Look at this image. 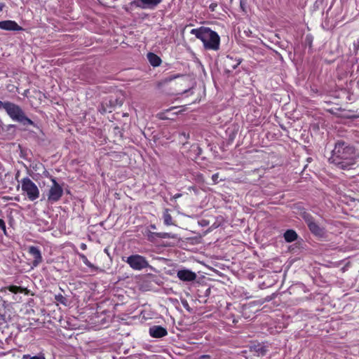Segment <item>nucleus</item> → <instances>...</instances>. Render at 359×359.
Instances as JSON below:
<instances>
[{
    "label": "nucleus",
    "mask_w": 359,
    "mask_h": 359,
    "mask_svg": "<svg viewBox=\"0 0 359 359\" xmlns=\"http://www.w3.org/2000/svg\"><path fill=\"white\" fill-rule=\"evenodd\" d=\"M359 154L355 148L344 140H337L330 158L331 162L341 170H349L356 163Z\"/></svg>",
    "instance_id": "1"
},
{
    "label": "nucleus",
    "mask_w": 359,
    "mask_h": 359,
    "mask_svg": "<svg viewBox=\"0 0 359 359\" xmlns=\"http://www.w3.org/2000/svg\"><path fill=\"white\" fill-rule=\"evenodd\" d=\"M190 33L200 39L205 49L217 50L219 48L220 37L218 34L209 27H200L192 29Z\"/></svg>",
    "instance_id": "2"
},
{
    "label": "nucleus",
    "mask_w": 359,
    "mask_h": 359,
    "mask_svg": "<svg viewBox=\"0 0 359 359\" xmlns=\"http://www.w3.org/2000/svg\"><path fill=\"white\" fill-rule=\"evenodd\" d=\"M6 111L15 121H18L24 126H35L34 123L26 116L20 107L13 102L7 104Z\"/></svg>",
    "instance_id": "3"
},
{
    "label": "nucleus",
    "mask_w": 359,
    "mask_h": 359,
    "mask_svg": "<svg viewBox=\"0 0 359 359\" xmlns=\"http://www.w3.org/2000/svg\"><path fill=\"white\" fill-rule=\"evenodd\" d=\"M299 215L306 223L309 229L313 235L319 238H323L325 236V229L319 226L310 213L303 209L300 211Z\"/></svg>",
    "instance_id": "4"
},
{
    "label": "nucleus",
    "mask_w": 359,
    "mask_h": 359,
    "mask_svg": "<svg viewBox=\"0 0 359 359\" xmlns=\"http://www.w3.org/2000/svg\"><path fill=\"white\" fill-rule=\"evenodd\" d=\"M21 187L22 191L29 201H34L39 197V190L37 186L29 177L22 179Z\"/></svg>",
    "instance_id": "5"
},
{
    "label": "nucleus",
    "mask_w": 359,
    "mask_h": 359,
    "mask_svg": "<svg viewBox=\"0 0 359 359\" xmlns=\"http://www.w3.org/2000/svg\"><path fill=\"white\" fill-rule=\"evenodd\" d=\"M126 262L134 270L140 271L145 268H151L146 258L140 255H133L127 258Z\"/></svg>",
    "instance_id": "6"
},
{
    "label": "nucleus",
    "mask_w": 359,
    "mask_h": 359,
    "mask_svg": "<svg viewBox=\"0 0 359 359\" xmlns=\"http://www.w3.org/2000/svg\"><path fill=\"white\" fill-rule=\"evenodd\" d=\"M52 186L50 187L48 193V202L53 203L60 200L63 195V189L57 183L55 178L51 177Z\"/></svg>",
    "instance_id": "7"
},
{
    "label": "nucleus",
    "mask_w": 359,
    "mask_h": 359,
    "mask_svg": "<svg viewBox=\"0 0 359 359\" xmlns=\"http://www.w3.org/2000/svg\"><path fill=\"white\" fill-rule=\"evenodd\" d=\"M163 0H133L129 4L130 8L136 7L142 9H154Z\"/></svg>",
    "instance_id": "8"
},
{
    "label": "nucleus",
    "mask_w": 359,
    "mask_h": 359,
    "mask_svg": "<svg viewBox=\"0 0 359 359\" xmlns=\"http://www.w3.org/2000/svg\"><path fill=\"white\" fill-rule=\"evenodd\" d=\"M177 276L180 280L184 282L194 281L197 278L195 272L187 269L179 270L177 273Z\"/></svg>",
    "instance_id": "9"
},
{
    "label": "nucleus",
    "mask_w": 359,
    "mask_h": 359,
    "mask_svg": "<svg viewBox=\"0 0 359 359\" xmlns=\"http://www.w3.org/2000/svg\"><path fill=\"white\" fill-rule=\"evenodd\" d=\"M28 252L34 257V260L32 262V268L38 266L39 264L43 262L41 252L38 247H29Z\"/></svg>",
    "instance_id": "10"
},
{
    "label": "nucleus",
    "mask_w": 359,
    "mask_h": 359,
    "mask_svg": "<svg viewBox=\"0 0 359 359\" xmlns=\"http://www.w3.org/2000/svg\"><path fill=\"white\" fill-rule=\"evenodd\" d=\"M149 335L153 338H162L168 335L166 328L161 325H152L149 329Z\"/></svg>",
    "instance_id": "11"
},
{
    "label": "nucleus",
    "mask_w": 359,
    "mask_h": 359,
    "mask_svg": "<svg viewBox=\"0 0 359 359\" xmlns=\"http://www.w3.org/2000/svg\"><path fill=\"white\" fill-rule=\"evenodd\" d=\"M0 29L7 31H21L23 28L13 20H3L0 22Z\"/></svg>",
    "instance_id": "12"
},
{
    "label": "nucleus",
    "mask_w": 359,
    "mask_h": 359,
    "mask_svg": "<svg viewBox=\"0 0 359 359\" xmlns=\"http://www.w3.org/2000/svg\"><path fill=\"white\" fill-rule=\"evenodd\" d=\"M123 102V98L114 96H110L109 99H106L104 100V104H106L107 107H109V112H111L112 109L116 107L121 106Z\"/></svg>",
    "instance_id": "13"
},
{
    "label": "nucleus",
    "mask_w": 359,
    "mask_h": 359,
    "mask_svg": "<svg viewBox=\"0 0 359 359\" xmlns=\"http://www.w3.org/2000/svg\"><path fill=\"white\" fill-rule=\"evenodd\" d=\"M251 352L255 353L258 356H264L268 352V348L266 346L262 344H256L250 346Z\"/></svg>",
    "instance_id": "14"
},
{
    "label": "nucleus",
    "mask_w": 359,
    "mask_h": 359,
    "mask_svg": "<svg viewBox=\"0 0 359 359\" xmlns=\"http://www.w3.org/2000/svg\"><path fill=\"white\" fill-rule=\"evenodd\" d=\"M241 58L233 60L232 57L228 55L225 61L226 66L228 67V72L235 69L241 63Z\"/></svg>",
    "instance_id": "15"
},
{
    "label": "nucleus",
    "mask_w": 359,
    "mask_h": 359,
    "mask_svg": "<svg viewBox=\"0 0 359 359\" xmlns=\"http://www.w3.org/2000/svg\"><path fill=\"white\" fill-rule=\"evenodd\" d=\"M284 239L287 243H291L296 241L298 235L294 230L288 229L283 234Z\"/></svg>",
    "instance_id": "16"
},
{
    "label": "nucleus",
    "mask_w": 359,
    "mask_h": 359,
    "mask_svg": "<svg viewBox=\"0 0 359 359\" xmlns=\"http://www.w3.org/2000/svg\"><path fill=\"white\" fill-rule=\"evenodd\" d=\"M147 59L153 67H158L161 63L160 57L154 53H149L147 54Z\"/></svg>",
    "instance_id": "17"
},
{
    "label": "nucleus",
    "mask_w": 359,
    "mask_h": 359,
    "mask_svg": "<svg viewBox=\"0 0 359 359\" xmlns=\"http://www.w3.org/2000/svg\"><path fill=\"white\" fill-rule=\"evenodd\" d=\"M163 217V220H164V224L165 225L170 226V225L173 224L172 216L168 212V209H166L164 211Z\"/></svg>",
    "instance_id": "18"
},
{
    "label": "nucleus",
    "mask_w": 359,
    "mask_h": 359,
    "mask_svg": "<svg viewBox=\"0 0 359 359\" xmlns=\"http://www.w3.org/2000/svg\"><path fill=\"white\" fill-rule=\"evenodd\" d=\"M79 257L86 266L92 269L94 271H96L97 269V267L95 266L92 263H90V262L88 261V259L86 255H84L83 254H80Z\"/></svg>",
    "instance_id": "19"
},
{
    "label": "nucleus",
    "mask_w": 359,
    "mask_h": 359,
    "mask_svg": "<svg viewBox=\"0 0 359 359\" xmlns=\"http://www.w3.org/2000/svg\"><path fill=\"white\" fill-rule=\"evenodd\" d=\"M145 235L147 236L148 241L151 242H154L156 238H158V233L152 232L150 230H147L145 233Z\"/></svg>",
    "instance_id": "20"
},
{
    "label": "nucleus",
    "mask_w": 359,
    "mask_h": 359,
    "mask_svg": "<svg viewBox=\"0 0 359 359\" xmlns=\"http://www.w3.org/2000/svg\"><path fill=\"white\" fill-rule=\"evenodd\" d=\"M55 299L57 302H60V304H62L65 306L67 305V299L65 297H64L62 294H59L55 295Z\"/></svg>",
    "instance_id": "21"
},
{
    "label": "nucleus",
    "mask_w": 359,
    "mask_h": 359,
    "mask_svg": "<svg viewBox=\"0 0 359 359\" xmlns=\"http://www.w3.org/2000/svg\"><path fill=\"white\" fill-rule=\"evenodd\" d=\"M22 359H46V358L43 354H38L33 356L29 354H25L22 355Z\"/></svg>",
    "instance_id": "22"
},
{
    "label": "nucleus",
    "mask_w": 359,
    "mask_h": 359,
    "mask_svg": "<svg viewBox=\"0 0 359 359\" xmlns=\"http://www.w3.org/2000/svg\"><path fill=\"white\" fill-rule=\"evenodd\" d=\"M158 238H176V235L171 233H158Z\"/></svg>",
    "instance_id": "23"
},
{
    "label": "nucleus",
    "mask_w": 359,
    "mask_h": 359,
    "mask_svg": "<svg viewBox=\"0 0 359 359\" xmlns=\"http://www.w3.org/2000/svg\"><path fill=\"white\" fill-rule=\"evenodd\" d=\"M8 290L13 293L16 294L18 292H22V288L17 285H11L8 287Z\"/></svg>",
    "instance_id": "24"
},
{
    "label": "nucleus",
    "mask_w": 359,
    "mask_h": 359,
    "mask_svg": "<svg viewBox=\"0 0 359 359\" xmlns=\"http://www.w3.org/2000/svg\"><path fill=\"white\" fill-rule=\"evenodd\" d=\"M99 111L102 113H106L109 112V107H107L106 104H104V101L102 103L101 107L99 109Z\"/></svg>",
    "instance_id": "25"
},
{
    "label": "nucleus",
    "mask_w": 359,
    "mask_h": 359,
    "mask_svg": "<svg viewBox=\"0 0 359 359\" xmlns=\"http://www.w3.org/2000/svg\"><path fill=\"white\" fill-rule=\"evenodd\" d=\"M0 229L4 231V232L6 233V224L4 219H0Z\"/></svg>",
    "instance_id": "26"
},
{
    "label": "nucleus",
    "mask_w": 359,
    "mask_h": 359,
    "mask_svg": "<svg viewBox=\"0 0 359 359\" xmlns=\"http://www.w3.org/2000/svg\"><path fill=\"white\" fill-rule=\"evenodd\" d=\"M198 224L201 226H206L209 224V221L207 220V219H201V221L198 222Z\"/></svg>",
    "instance_id": "27"
},
{
    "label": "nucleus",
    "mask_w": 359,
    "mask_h": 359,
    "mask_svg": "<svg viewBox=\"0 0 359 359\" xmlns=\"http://www.w3.org/2000/svg\"><path fill=\"white\" fill-rule=\"evenodd\" d=\"M182 304L188 311H191V309L187 300H182Z\"/></svg>",
    "instance_id": "28"
},
{
    "label": "nucleus",
    "mask_w": 359,
    "mask_h": 359,
    "mask_svg": "<svg viewBox=\"0 0 359 359\" xmlns=\"http://www.w3.org/2000/svg\"><path fill=\"white\" fill-rule=\"evenodd\" d=\"M11 102H2L0 101V109L4 108L5 110H6L7 104H9Z\"/></svg>",
    "instance_id": "29"
},
{
    "label": "nucleus",
    "mask_w": 359,
    "mask_h": 359,
    "mask_svg": "<svg viewBox=\"0 0 359 359\" xmlns=\"http://www.w3.org/2000/svg\"><path fill=\"white\" fill-rule=\"evenodd\" d=\"M180 137H183L185 140H188L189 138V133L186 132H182L180 133Z\"/></svg>",
    "instance_id": "30"
},
{
    "label": "nucleus",
    "mask_w": 359,
    "mask_h": 359,
    "mask_svg": "<svg viewBox=\"0 0 359 359\" xmlns=\"http://www.w3.org/2000/svg\"><path fill=\"white\" fill-rule=\"evenodd\" d=\"M196 154L197 156H199L202 154V149L198 146L196 147Z\"/></svg>",
    "instance_id": "31"
},
{
    "label": "nucleus",
    "mask_w": 359,
    "mask_h": 359,
    "mask_svg": "<svg viewBox=\"0 0 359 359\" xmlns=\"http://www.w3.org/2000/svg\"><path fill=\"white\" fill-rule=\"evenodd\" d=\"M240 6L241 8V9L245 11V1H243V0H241V2H240Z\"/></svg>",
    "instance_id": "32"
},
{
    "label": "nucleus",
    "mask_w": 359,
    "mask_h": 359,
    "mask_svg": "<svg viewBox=\"0 0 359 359\" xmlns=\"http://www.w3.org/2000/svg\"><path fill=\"white\" fill-rule=\"evenodd\" d=\"M353 46L356 50H359V38L357 39L355 42H354Z\"/></svg>",
    "instance_id": "33"
},
{
    "label": "nucleus",
    "mask_w": 359,
    "mask_h": 359,
    "mask_svg": "<svg viewBox=\"0 0 359 359\" xmlns=\"http://www.w3.org/2000/svg\"><path fill=\"white\" fill-rule=\"evenodd\" d=\"M244 33L245 34V35H246L247 36H252V31H251L250 29L245 30V31L244 32Z\"/></svg>",
    "instance_id": "34"
},
{
    "label": "nucleus",
    "mask_w": 359,
    "mask_h": 359,
    "mask_svg": "<svg viewBox=\"0 0 359 359\" xmlns=\"http://www.w3.org/2000/svg\"><path fill=\"white\" fill-rule=\"evenodd\" d=\"M8 303L7 302L3 300L1 301V306L4 307V308H6L7 306H8Z\"/></svg>",
    "instance_id": "35"
},
{
    "label": "nucleus",
    "mask_w": 359,
    "mask_h": 359,
    "mask_svg": "<svg viewBox=\"0 0 359 359\" xmlns=\"http://www.w3.org/2000/svg\"><path fill=\"white\" fill-rule=\"evenodd\" d=\"M181 196H182V194H176L175 196H173V198H174V199L178 198H180Z\"/></svg>",
    "instance_id": "36"
},
{
    "label": "nucleus",
    "mask_w": 359,
    "mask_h": 359,
    "mask_svg": "<svg viewBox=\"0 0 359 359\" xmlns=\"http://www.w3.org/2000/svg\"><path fill=\"white\" fill-rule=\"evenodd\" d=\"M210 292V288H208L205 293V296H208Z\"/></svg>",
    "instance_id": "37"
},
{
    "label": "nucleus",
    "mask_w": 359,
    "mask_h": 359,
    "mask_svg": "<svg viewBox=\"0 0 359 359\" xmlns=\"http://www.w3.org/2000/svg\"><path fill=\"white\" fill-rule=\"evenodd\" d=\"M201 358H204V359H208V358H210V355H203Z\"/></svg>",
    "instance_id": "38"
},
{
    "label": "nucleus",
    "mask_w": 359,
    "mask_h": 359,
    "mask_svg": "<svg viewBox=\"0 0 359 359\" xmlns=\"http://www.w3.org/2000/svg\"><path fill=\"white\" fill-rule=\"evenodd\" d=\"M217 177H218V174H215V175H212V180H213L214 181H215V180H217Z\"/></svg>",
    "instance_id": "39"
},
{
    "label": "nucleus",
    "mask_w": 359,
    "mask_h": 359,
    "mask_svg": "<svg viewBox=\"0 0 359 359\" xmlns=\"http://www.w3.org/2000/svg\"><path fill=\"white\" fill-rule=\"evenodd\" d=\"M149 228H151V229H156V226L155 224H150Z\"/></svg>",
    "instance_id": "40"
},
{
    "label": "nucleus",
    "mask_w": 359,
    "mask_h": 359,
    "mask_svg": "<svg viewBox=\"0 0 359 359\" xmlns=\"http://www.w3.org/2000/svg\"><path fill=\"white\" fill-rule=\"evenodd\" d=\"M81 248H82L83 250H85V249L86 248V244H84V243H83V244L81 245Z\"/></svg>",
    "instance_id": "41"
},
{
    "label": "nucleus",
    "mask_w": 359,
    "mask_h": 359,
    "mask_svg": "<svg viewBox=\"0 0 359 359\" xmlns=\"http://www.w3.org/2000/svg\"><path fill=\"white\" fill-rule=\"evenodd\" d=\"M274 53H275L277 55L280 56V57L282 58V56L280 55V54L278 51L274 50Z\"/></svg>",
    "instance_id": "42"
},
{
    "label": "nucleus",
    "mask_w": 359,
    "mask_h": 359,
    "mask_svg": "<svg viewBox=\"0 0 359 359\" xmlns=\"http://www.w3.org/2000/svg\"><path fill=\"white\" fill-rule=\"evenodd\" d=\"M4 6V4H0V11H2V8Z\"/></svg>",
    "instance_id": "43"
},
{
    "label": "nucleus",
    "mask_w": 359,
    "mask_h": 359,
    "mask_svg": "<svg viewBox=\"0 0 359 359\" xmlns=\"http://www.w3.org/2000/svg\"><path fill=\"white\" fill-rule=\"evenodd\" d=\"M324 0H316V3H320L322 4Z\"/></svg>",
    "instance_id": "44"
},
{
    "label": "nucleus",
    "mask_w": 359,
    "mask_h": 359,
    "mask_svg": "<svg viewBox=\"0 0 359 359\" xmlns=\"http://www.w3.org/2000/svg\"><path fill=\"white\" fill-rule=\"evenodd\" d=\"M126 11H128V8H125Z\"/></svg>",
    "instance_id": "45"
}]
</instances>
